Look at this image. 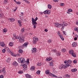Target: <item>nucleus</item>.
Instances as JSON below:
<instances>
[{
  "mask_svg": "<svg viewBox=\"0 0 78 78\" xmlns=\"http://www.w3.org/2000/svg\"><path fill=\"white\" fill-rule=\"evenodd\" d=\"M32 25H34V28L35 29L36 28V25L37 24V22L36 21H34L32 22Z\"/></svg>",
  "mask_w": 78,
  "mask_h": 78,
  "instance_id": "obj_4",
  "label": "nucleus"
},
{
  "mask_svg": "<svg viewBox=\"0 0 78 78\" xmlns=\"http://www.w3.org/2000/svg\"><path fill=\"white\" fill-rule=\"evenodd\" d=\"M40 73H41V71L39 70H38L37 72V74H38V75H39V74H40Z\"/></svg>",
  "mask_w": 78,
  "mask_h": 78,
  "instance_id": "obj_37",
  "label": "nucleus"
},
{
  "mask_svg": "<svg viewBox=\"0 0 78 78\" xmlns=\"http://www.w3.org/2000/svg\"><path fill=\"white\" fill-rule=\"evenodd\" d=\"M72 56H73V57H74V58H76V53L74 52L72 54Z\"/></svg>",
  "mask_w": 78,
  "mask_h": 78,
  "instance_id": "obj_23",
  "label": "nucleus"
},
{
  "mask_svg": "<svg viewBox=\"0 0 78 78\" xmlns=\"http://www.w3.org/2000/svg\"><path fill=\"white\" fill-rule=\"evenodd\" d=\"M27 64H24L23 65V68H27Z\"/></svg>",
  "mask_w": 78,
  "mask_h": 78,
  "instance_id": "obj_34",
  "label": "nucleus"
},
{
  "mask_svg": "<svg viewBox=\"0 0 78 78\" xmlns=\"http://www.w3.org/2000/svg\"><path fill=\"white\" fill-rule=\"evenodd\" d=\"M37 17H36L35 18V22H36L37 21Z\"/></svg>",
  "mask_w": 78,
  "mask_h": 78,
  "instance_id": "obj_61",
  "label": "nucleus"
},
{
  "mask_svg": "<svg viewBox=\"0 0 78 78\" xmlns=\"http://www.w3.org/2000/svg\"><path fill=\"white\" fill-rule=\"evenodd\" d=\"M3 31L4 33H6L7 32V29L5 28L3 30Z\"/></svg>",
  "mask_w": 78,
  "mask_h": 78,
  "instance_id": "obj_33",
  "label": "nucleus"
},
{
  "mask_svg": "<svg viewBox=\"0 0 78 78\" xmlns=\"http://www.w3.org/2000/svg\"><path fill=\"white\" fill-rule=\"evenodd\" d=\"M25 38V36L20 35L18 37H17L16 39H19V41L20 43H22L23 42H24V39Z\"/></svg>",
  "mask_w": 78,
  "mask_h": 78,
  "instance_id": "obj_1",
  "label": "nucleus"
},
{
  "mask_svg": "<svg viewBox=\"0 0 78 78\" xmlns=\"http://www.w3.org/2000/svg\"><path fill=\"white\" fill-rule=\"evenodd\" d=\"M74 40L75 41H76L77 40V37H75L74 38Z\"/></svg>",
  "mask_w": 78,
  "mask_h": 78,
  "instance_id": "obj_60",
  "label": "nucleus"
},
{
  "mask_svg": "<svg viewBox=\"0 0 78 78\" xmlns=\"http://www.w3.org/2000/svg\"><path fill=\"white\" fill-rule=\"evenodd\" d=\"M60 55L61 54L58 52L56 54V55H57V56H60Z\"/></svg>",
  "mask_w": 78,
  "mask_h": 78,
  "instance_id": "obj_46",
  "label": "nucleus"
},
{
  "mask_svg": "<svg viewBox=\"0 0 78 78\" xmlns=\"http://www.w3.org/2000/svg\"><path fill=\"white\" fill-rule=\"evenodd\" d=\"M62 30H63L64 29V27H65V26L63 25V26H62Z\"/></svg>",
  "mask_w": 78,
  "mask_h": 78,
  "instance_id": "obj_52",
  "label": "nucleus"
},
{
  "mask_svg": "<svg viewBox=\"0 0 78 78\" xmlns=\"http://www.w3.org/2000/svg\"><path fill=\"white\" fill-rule=\"evenodd\" d=\"M69 53L70 54H71L72 55V54H73V53L74 52H73V50H70L69 51Z\"/></svg>",
  "mask_w": 78,
  "mask_h": 78,
  "instance_id": "obj_21",
  "label": "nucleus"
},
{
  "mask_svg": "<svg viewBox=\"0 0 78 78\" xmlns=\"http://www.w3.org/2000/svg\"><path fill=\"white\" fill-rule=\"evenodd\" d=\"M61 25H63L65 27V26H67L68 24H67V23H66V22H63V24H61Z\"/></svg>",
  "mask_w": 78,
  "mask_h": 78,
  "instance_id": "obj_20",
  "label": "nucleus"
},
{
  "mask_svg": "<svg viewBox=\"0 0 78 78\" xmlns=\"http://www.w3.org/2000/svg\"><path fill=\"white\" fill-rule=\"evenodd\" d=\"M26 78H32L31 76L28 74H26Z\"/></svg>",
  "mask_w": 78,
  "mask_h": 78,
  "instance_id": "obj_12",
  "label": "nucleus"
},
{
  "mask_svg": "<svg viewBox=\"0 0 78 78\" xmlns=\"http://www.w3.org/2000/svg\"><path fill=\"white\" fill-rule=\"evenodd\" d=\"M69 60H66L64 61V63L65 64H69Z\"/></svg>",
  "mask_w": 78,
  "mask_h": 78,
  "instance_id": "obj_26",
  "label": "nucleus"
},
{
  "mask_svg": "<svg viewBox=\"0 0 78 78\" xmlns=\"http://www.w3.org/2000/svg\"><path fill=\"white\" fill-rule=\"evenodd\" d=\"M52 59V58H51L50 57L49 58H47L46 59V60L47 61H50Z\"/></svg>",
  "mask_w": 78,
  "mask_h": 78,
  "instance_id": "obj_10",
  "label": "nucleus"
},
{
  "mask_svg": "<svg viewBox=\"0 0 78 78\" xmlns=\"http://www.w3.org/2000/svg\"><path fill=\"white\" fill-rule=\"evenodd\" d=\"M32 53H34L36 52V48H34L33 49H32Z\"/></svg>",
  "mask_w": 78,
  "mask_h": 78,
  "instance_id": "obj_9",
  "label": "nucleus"
},
{
  "mask_svg": "<svg viewBox=\"0 0 78 78\" xmlns=\"http://www.w3.org/2000/svg\"><path fill=\"white\" fill-rule=\"evenodd\" d=\"M72 60H69L68 64H72Z\"/></svg>",
  "mask_w": 78,
  "mask_h": 78,
  "instance_id": "obj_35",
  "label": "nucleus"
},
{
  "mask_svg": "<svg viewBox=\"0 0 78 78\" xmlns=\"http://www.w3.org/2000/svg\"><path fill=\"white\" fill-rule=\"evenodd\" d=\"M60 6H64V3H61L60 4Z\"/></svg>",
  "mask_w": 78,
  "mask_h": 78,
  "instance_id": "obj_49",
  "label": "nucleus"
},
{
  "mask_svg": "<svg viewBox=\"0 0 78 78\" xmlns=\"http://www.w3.org/2000/svg\"><path fill=\"white\" fill-rule=\"evenodd\" d=\"M55 26L56 27L61 28V27H62V26H63V24H59L58 23H56L55 24Z\"/></svg>",
  "mask_w": 78,
  "mask_h": 78,
  "instance_id": "obj_3",
  "label": "nucleus"
},
{
  "mask_svg": "<svg viewBox=\"0 0 78 78\" xmlns=\"http://www.w3.org/2000/svg\"><path fill=\"white\" fill-rule=\"evenodd\" d=\"M17 22L19 23L20 27H22V21L20 20H18Z\"/></svg>",
  "mask_w": 78,
  "mask_h": 78,
  "instance_id": "obj_7",
  "label": "nucleus"
},
{
  "mask_svg": "<svg viewBox=\"0 0 78 78\" xmlns=\"http://www.w3.org/2000/svg\"><path fill=\"white\" fill-rule=\"evenodd\" d=\"M5 51H6V50L5 49H4L2 50V53H5Z\"/></svg>",
  "mask_w": 78,
  "mask_h": 78,
  "instance_id": "obj_41",
  "label": "nucleus"
},
{
  "mask_svg": "<svg viewBox=\"0 0 78 78\" xmlns=\"http://www.w3.org/2000/svg\"><path fill=\"white\" fill-rule=\"evenodd\" d=\"M50 11L49 10H48V14H50Z\"/></svg>",
  "mask_w": 78,
  "mask_h": 78,
  "instance_id": "obj_51",
  "label": "nucleus"
},
{
  "mask_svg": "<svg viewBox=\"0 0 78 78\" xmlns=\"http://www.w3.org/2000/svg\"><path fill=\"white\" fill-rule=\"evenodd\" d=\"M63 69H67V68L66 65L65 66H63Z\"/></svg>",
  "mask_w": 78,
  "mask_h": 78,
  "instance_id": "obj_55",
  "label": "nucleus"
},
{
  "mask_svg": "<svg viewBox=\"0 0 78 78\" xmlns=\"http://www.w3.org/2000/svg\"><path fill=\"white\" fill-rule=\"evenodd\" d=\"M74 30H75V31H76L77 32L78 31V28H75L74 29Z\"/></svg>",
  "mask_w": 78,
  "mask_h": 78,
  "instance_id": "obj_50",
  "label": "nucleus"
},
{
  "mask_svg": "<svg viewBox=\"0 0 78 78\" xmlns=\"http://www.w3.org/2000/svg\"><path fill=\"white\" fill-rule=\"evenodd\" d=\"M9 45L11 47H12V45H13V42H10L9 44Z\"/></svg>",
  "mask_w": 78,
  "mask_h": 78,
  "instance_id": "obj_28",
  "label": "nucleus"
},
{
  "mask_svg": "<svg viewBox=\"0 0 78 78\" xmlns=\"http://www.w3.org/2000/svg\"><path fill=\"white\" fill-rule=\"evenodd\" d=\"M37 66H41V63H37Z\"/></svg>",
  "mask_w": 78,
  "mask_h": 78,
  "instance_id": "obj_48",
  "label": "nucleus"
},
{
  "mask_svg": "<svg viewBox=\"0 0 78 78\" xmlns=\"http://www.w3.org/2000/svg\"><path fill=\"white\" fill-rule=\"evenodd\" d=\"M62 52H65V51H66V49H62Z\"/></svg>",
  "mask_w": 78,
  "mask_h": 78,
  "instance_id": "obj_40",
  "label": "nucleus"
},
{
  "mask_svg": "<svg viewBox=\"0 0 78 78\" xmlns=\"http://www.w3.org/2000/svg\"><path fill=\"white\" fill-rule=\"evenodd\" d=\"M76 70H77L76 69H73L71 70V71L72 72H76Z\"/></svg>",
  "mask_w": 78,
  "mask_h": 78,
  "instance_id": "obj_17",
  "label": "nucleus"
},
{
  "mask_svg": "<svg viewBox=\"0 0 78 78\" xmlns=\"http://www.w3.org/2000/svg\"><path fill=\"white\" fill-rule=\"evenodd\" d=\"M4 4L5 5H6V3H7V1H6V0H5L4 1Z\"/></svg>",
  "mask_w": 78,
  "mask_h": 78,
  "instance_id": "obj_45",
  "label": "nucleus"
},
{
  "mask_svg": "<svg viewBox=\"0 0 78 78\" xmlns=\"http://www.w3.org/2000/svg\"><path fill=\"white\" fill-rule=\"evenodd\" d=\"M76 45V43H73L72 44V46L73 47H75Z\"/></svg>",
  "mask_w": 78,
  "mask_h": 78,
  "instance_id": "obj_18",
  "label": "nucleus"
},
{
  "mask_svg": "<svg viewBox=\"0 0 78 78\" xmlns=\"http://www.w3.org/2000/svg\"><path fill=\"white\" fill-rule=\"evenodd\" d=\"M9 20H10V22H14V21H15V19L13 18H9Z\"/></svg>",
  "mask_w": 78,
  "mask_h": 78,
  "instance_id": "obj_16",
  "label": "nucleus"
},
{
  "mask_svg": "<svg viewBox=\"0 0 78 78\" xmlns=\"http://www.w3.org/2000/svg\"><path fill=\"white\" fill-rule=\"evenodd\" d=\"M2 72H3L4 74H5V73H6V71H5V68H4L2 70H0V73H2Z\"/></svg>",
  "mask_w": 78,
  "mask_h": 78,
  "instance_id": "obj_6",
  "label": "nucleus"
},
{
  "mask_svg": "<svg viewBox=\"0 0 78 78\" xmlns=\"http://www.w3.org/2000/svg\"><path fill=\"white\" fill-rule=\"evenodd\" d=\"M68 11L69 12H72V9H68Z\"/></svg>",
  "mask_w": 78,
  "mask_h": 78,
  "instance_id": "obj_47",
  "label": "nucleus"
},
{
  "mask_svg": "<svg viewBox=\"0 0 78 78\" xmlns=\"http://www.w3.org/2000/svg\"><path fill=\"white\" fill-rule=\"evenodd\" d=\"M66 66L67 68V67H69V66L71 67V65L69 64H66Z\"/></svg>",
  "mask_w": 78,
  "mask_h": 78,
  "instance_id": "obj_43",
  "label": "nucleus"
},
{
  "mask_svg": "<svg viewBox=\"0 0 78 78\" xmlns=\"http://www.w3.org/2000/svg\"><path fill=\"white\" fill-rule=\"evenodd\" d=\"M53 1H54V2H58V0H53Z\"/></svg>",
  "mask_w": 78,
  "mask_h": 78,
  "instance_id": "obj_64",
  "label": "nucleus"
},
{
  "mask_svg": "<svg viewBox=\"0 0 78 78\" xmlns=\"http://www.w3.org/2000/svg\"><path fill=\"white\" fill-rule=\"evenodd\" d=\"M59 69H63V66L62 65H61L59 66Z\"/></svg>",
  "mask_w": 78,
  "mask_h": 78,
  "instance_id": "obj_25",
  "label": "nucleus"
},
{
  "mask_svg": "<svg viewBox=\"0 0 78 78\" xmlns=\"http://www.w3.org/2000/svg\"><path fill=\"white\" fill-rule=\"evenodd\" d=\"M0 78H3V75H1L0 76Z\"/></svg>",
  "mask_w": 78,
  "mask_h": 78,
  "instance_id": "obj_58",
  "label": "nucleus"
},
{
  "mask_svg": "<svg viewBox=\"0 0 78 78\" xmlns=\"http://www.w3.org/2000/svg\"><path fill=\"white\" fill-rule=\"evenodd\" d=\"M49 66H51V67H53V66H54V64H53V62H50Z\"/></svg>",
  "mask_w": 78,
  "mask_h": 78,
  "instance_id": "obj_19",
  "label": "nucleus"
},
{
  "mask_svg": "<svg viewBox=\"0 0 78 78\" xmlns=\"http://www.w3.org/2000/svg\"><path fill=\"white\" fill-rule=\"evenodd\" d=\"M32 22H35V20L33 18H32Z\"/></svg>",
  "mask_w": 78,
  "mask_h": 78,
  "instance_id": "obj_44",
  "label": "nucleus"
},
{
  "mask_svg": "<svg viewBox=\"0 0 78 78\" xmlns=\"http://www.w3.org/2000/svg\"><path fill=\"white\" fill-rule=\"evenodd\" d=\"M53 76H54V77H57V76H56V75L53 74Z\"/></svg>",
  "mask_w": 78,
  "mask_h": 78,
  "instance_id": "obj_63",
  "label": "nucleus"
},
{
  "mask_svg": "<svg viewBox=\"0 0 78 78\" xmlns=\"http://www.w3.org/2000/svg\"><path fill=\"white\" fill-rule=\"evenodd\" d=\"M28 44V43L26 42L25 43H24L23 45H22V47H27Z\"/></svg>",
  "mask_w": 78,
  "mask_h": 78,
  "instance_id": "obj_8",
  "label": "nucleus"
},
{
  "mask_svg": "<svg viewBox=\"0 0 78 78\" xmlns=\"http://www.w3.org/2000/svg\"><path fill=\"white\" fill-rule=\"evenodd\" d=\"M16 3L17 5H20V4L21 3V2H16Z\"/></svg>",
  "mask_w": 78,
  "mask_h": 78,
  "instance_id": "obj_39",
  "label": "nucleus"
},
{
  "mask_svg": "<svg viewBox=\"0 0 78 78\" xmlns=\"http://www.w3.org/2000/svg\"><path fill=\"white\" fill-rule=\"evenodd\" d=\"M57 34H58V36H59L60 38L62 40V41H64V39L63 37V36H61L60 35V33H59V31H58L57 33Z\"/></svg>",
  "mask_w": 78,
  "mask_h": 78,
  "instance_id": "obj_5",
  "label": "nucleus"
},
{
  "mask_svg": "<svg viewBox=\"0 0 78 78\" xmlns=\"http://www.w3.org/2000/svg\"><path fill=\"white\" fill-rule=\"evenodd\" d=\"M24 69H23L24 71H25V70H27V68H24Z\"/></svg>",
  "mask_w": 78,
  "mask_h": 78,
  "instance_id": "obj_53",
  "label": "nucleus"
},
{
  "mask_svg": "<svg viewBox=\"0 0 78 78\" xmlns=\"http://www.w3.org/2000/svg\"><path fill=\"white\" fill-rule=\"evenodd\" d=\"M18 61L19 63H21V64H24V63H25V59L23 58H19L18 59Z\"/></svg>",
  "mask_w": 78,
  "mask_h": 78,
  "instance_id": "obj_2",
  "label": "nucleus"
},
{
  "mask_svg": "<svg viewBox=\"0 0 78 78\" xmlns=\"http://www.w3.org/2000/svg\"><path fill=\"white\" fill-rule=\"evenodd\" d=\"M50 73L49 75H50V76H53V74L52 73L50 74V73Z\"/></svg>",
  "mask_w": 78,
  "mask_h": 78,
  "instance_id": "obj_56",
  "label": "nucleus"
},
{
  "mask_svg": "<svg viewBox=\"0 0 78 78\" xmlns=\"http://www.w3.org/2000/svg\"><path fill=\"white\" fill-rule=\"evenodd\" d=\"M44 14H48V10H46L44 12Z\"/></svg>",
  "mask_w": 78,
  "mask_h": 78,
  "instance_id": "obj_31",
  "label": "nucleus"
},
{
  "mask_svg": "<svg viewBox=\"0 0 78 78\" xmlns=\"http://www.w3.org/2000/svg\"><path fill=\"white\" fill-rule=\"evenodd\" d=\"M19 52L20 53H23V50L22 49H20L19 50Z\"/></svg>",
  "mask_w": 78,
  "mask_h": 78,
  "instance_id": "obj_24",
  "label": "nucleus"
},
{
  "mask_svg": "<svg viewBox=\"0 0 78 78\" xmlns=\"http://www.w3.org/2000/svg\"><path fill=\"white\" fill-rule=\"evenodd\" d=\"M44 31H45L46 32H47V31H48V30L47 29H45L44 30Z\"/></svg>",
  "mask_w": 78,
  "mask_h": 78,
  "instance_id": "obj_62",
  "label": "nucleus"
},
{
  "mask_svg": "<svg viewBox=\"0 0 78 78\" xmlns=\"http://www.w3.org/2000/svg\"><path fill=\"white\" fill-rule=\"evenodd\" d=\"M27 62L28 64H29L30 63V62H29V59H27Z\"/></svg>",
  "mask_w": 78,
  "mask_h": 78,
  "instance_id": "obj_54",
  "label": "nucleus"
},
{
  "mask_svg": "<svg viewBox=\"0 0 78 78\" xmlns=\"http://www.w3.org/2000/svg\"><path fill=\"white\" fill-rule=\"evenodd\" d=\"M34 40H35V41H36L37 42V41H39V39L38 38H37L36 37H34L33 38Z\"/></svg>",
  "mask_w": 78,
  "mask_h": 78,
  "instance_id": "obj_15",
  "label": "nucleus"
},
{
  "mask_svg": "<svg viewBox=\"0 0 78 78\" xmlns=\"http://www.w3.org/2000/svg\"><path fill=\"white\" fill-rule=\"evenodd\" d=\"M45 73H46V74H49V73H50V70L48 69L47 70L45 71Z\"/></svg>",
  "mask_w": 78,
  "mask_h": 78,
  "instance_id": "obj_22",
  "label": "nucleus"
},
{
  "mask_svg": "<svg viewBox=\"0 0 78 78\" xmlns=\"http://www.w3.org/2000/svg\"><path fill=\"white\" fill-rule=\"evenodd\" d=\"M10 53H11V54H11V55H12V56H15V57H16V56H17V55H15V54H14H14H12V52H11V51H10Z\"/></svg>",
  "mask_w": 78,
  "mask_h": 78,
  "instance_id": "obj_29",
  "label": "nucleus"
},
{
  "mask_svg": "<svg viewBox=\"0 0 78 78\" xmlns=\"http://www.w3.org/2000/svg\"><path fill=\"white\" fill-rule=\"evenodd\" d=\"M36 41L35 40L33 39V42L34 44H36Z\"/></svg>",
  "mask_w": 78,
  "mask_h": 78,
  "instance_id": "obj_36",
  "label": "nucleus"
},
{
  "mask_svg": "<svg viewBox=\"0 0 78 78\" xmlns=\"http://www.w3.org/2000/svg\"><path fill=\"white\" fill-rule=\"evenodd\" d=\"M24 28H23L22 29H21V32H22V33H24V32H25V30Z\"/></svg>",
  "mask_w": 78,
  "mask_h": 78,
  "instance_id": "obj_32",
  "label": "nucleus"
},
{
  "mask_svg": "<svg viewBox=\"0 0 78 78\" xmlns=\"http://www.w3.org/2000/svg\"><path fill=\"white\" fill-rule=\"evenodd\" d=\"M5 45V44H4V42H0V46H1V47H4Z\"/></svg>",
  "mask_w": 78,
  "mask_h": 78,
  "instance_id": "obj_11",
  "label": "nucleus"
},
{
  "mask_svg": "<svg viewBox=\"0 0 78 78\" xmlns=\"http://www.w3.org/2000/svg\"><path fill=\"white\" fill-rule=\"evenodd\" d=\"M48 7L49 9H51V5H48Z\"/></svg>",
  "mask_w": 78,
  "mask_h": 78,
  "instance_id": "obj_30",
  "label": "nucleus"
},
{
  "mask_svg": "<svg viewBox=\"0 0 78 78\" xmlns=\"http://www.w3.org/2000/svg\"><path fill=\"white\" fill-rule=\"evenodd\" d=\"M68 76H69V75L68 74L65 75V76H66V77H67V78H68Z\"/></svg>",
  "mask_w": 78,
  "mask_h": 78,
  "instance_id": "obj_59",
  "label": "nucleus"
},
{
  "mask_svg": "<svg viewBox=\"0 0 78 78\" xmlns=\"http://www.w3.org/2000/svg\"><path fill=\"white\" fill-rule=\"evenodd\" d=\"M35 69V67H34V66H31L30 70H32V71H33V70H34Z\"/></svg>",
  "mask_w": 78,
  "mask_h": 78,
  "instance_id": "obj_14",
  "label": "nucleus"
},
{
  "mask_svg": "<svg viewBox=\"0 0 78 78\" xmlns=\"http://www.w3.org/2000/svg\"><path fill=\"white\" fill-rule=\"evenodd\" d=\"M13 65L15 66H17L18 65V63L16 62H14L12 63Z\"/></svg>",
  "mask_w": 78,
  "mask_h": 78,
  "instance_id": "obj_13",
  "label": "nucleus"
},
{
  "mask_svg": "<svg viewBox=\"0 0 78 78\" xmlns=\"http://www.w3.org/2000/svg\"><path fill=\"white\" fill-rule=\"evenodd\" d=\"M48 43H51V40H48Z\"/></svg>",
  "mask_w": 78,
  "mask_h": 78,
  "instance_id": "obj_57",
  "label": "nucleus"
},
{
  "mask_svg": "<svg viewBox=\"0 0 78 78\" xmlns=\"http://www.w3.org/2000/svg\"><path fill=\"white\" fill-rule=\"evenodd\" d=\"M10 61V58H9L7 59V62H9Z\"/></svg>",
  "mask_w": 78,
  "mask_h": 78,
  "instance_id": "obj_27",
  "label": "nucleus"
},
{
  "mask_svg": "<svg viewBox=\"0 0 78 78\" xmlns=\"http://www.w3.org/2000/svg\"><path fill=\"white\" fill-rule=\"evenodd\" d=\"M77 60H74L73 61V62L74 64H76L77 62Z\"/></svg>",
  "mask_w": 78,
  "mask_h": 78,
  "instance_id": "obj_38",
  "label": "nucleus"
},
{
  "mask_svg": "<svg viewBox=\"0 0 78 78\" xmlns=\"http://www.w3.org/2000/svg\"><path fill=\"white\" fill-rule=\"evenodd\" d=\"M23 73V71H19L18 72V73H19L20 74L21 73Z\"/></svg>",
  "mask_w": 78,
  "mask_h": 78,
  "instance_id": "obj_42",
  "label": "nucleus"
}]
</instances>
